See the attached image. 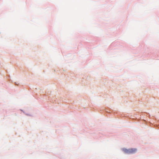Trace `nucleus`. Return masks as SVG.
Instances as JSON below:
<instances>
[{"mask_svg":"<svg viewBox=\"0 0 159 159\" xmlns=\"http://www.w3.org/2000/svg\"><path fill=\"white\" fill-rule=\"evenodd\" d=\"M137 151L136 148H130L129 149V154H132L135 152Z\"/></svg>","mask_w":159,"mask_h":159,"instance_id":"nucleus-1","label":"nucleus"},{"mask_svg":"<svg viewBox=\"0 0 159 159\" xmlns=\"http://www.w3.org/2000/svg\"><path fill=\"white\" fill-rule=\"evenodd\" d=\"M123 151L126 153L129 154V149H127L124 148L123 149Z\"/></svg>","mask_w":159,"mask_h":159,"instance_id":"nucleus-2","label":"nucleus"}]
</instances>
